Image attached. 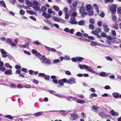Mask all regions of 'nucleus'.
<instances>
[{"label": "nucleus", "instance_id": "obj_56", "mask_svg": "<svg viewBox=\"0 0 121 121\" xmlns=\"http://www.w3.org/2000/svg\"><path fill=\"white\" fill-rule=\"evenodd\" d=\"M48 13H53L54 14H55L53 12L52 10L51 9H49L48 10Z\"/></svg>", "mask_w": 121, "mask_h": 121}, {"label": "nucleus", "instance_id": "obj_1", "mask_svg": "<svg viewBox=\"0 0 121 121\" xmlns=\"http://www.w3.org/2000/svg\"><path fill=\"white\" fill-rule=\"evenodd\" d=\"M39 58L41 60V62L46 65H48L51 63L50 60L46 58L44 56H42L41 57H39Z\"/></svg>", "mask_w": 121, "mask_h": 121}, {"label": "nucleus", "instance_id": "obj_53", "mask_svg": "<svg viewBox=\"0 0 121 121\" xmlns=\"http://www.w3.org/2000/svg\"><path fill=\"white\" fill-rule=\"evenodd\" d=\"M24 53L26 54H27L28 55H30V53L29 51H27L26 50H24L23 51Z\"/></svg>", "mask_w": 121, "mask_h": 121}, {"label": "nucleus", "instance_id": "obj_20", "mask_svg": "<svg viewBox=\"0 0 121 121\" xmlns=\"http://www.w3.org/2000/svg\"><path fill=\"white\" fill-rule=\"evenodd\" d=\"M85 7L82 5L80 8L79 9V13H81L84 12L85 11Z\"/></svg>", "mask_w": 121, "mask_h": 121}, {"label": "nucleus", "instance_id": "obj_15", "mask_svg": "<svg viewBox=\"0 0 121 121\" xmlns=\"http://www.w3.org/2000/svg\"><path fill=\"white\" fill-rule=\"evenodd\" d=\"M9 24V22H0V25H3L4 27H5L6 26H8Z\"/></svg>", "mask_w": 121, "mask_h": 121}, {"label": "nucleus", "instance_id": "obj_4", "mask_svg": "<svg viewBox=\"0 0 121 121\" xmlns=\"http://www.w3.org/2000/svg\"><path fill=\"white\" fill-rule=\"evenodd\" d=\"M117 8L116 5L115 4H113L110 7V10L112 14H114L116 13Z\"/></svg>", "mask_w": 121, "mask_h": 121}, {"label": "nucleus", "instance_id": "obj_26", "mask_svg": "<svg viewBox=\"0 0 121 121\" xmlns=\"http://www.w3.org/2000/svg\"><path fill=\"white\" fill-rule=\"evenodd\" d=\"M118 24L117 23H115L113 25V27L115 29L117 30L118 28Z\"/></svg>", "mask_w": 121, "mask_h": 121}, {"label": "nucleus", "instance_id": "obj_13", "mask_svg": "<svg viewBox=\"0 0 121 121\" xmlns=\"http://www.w3.org/2000/svg\"><path fill=\"white\" fill-rule=\"evenodd\" d=\"M111 113L112 115L113 116H117L119 115L117 112H115L113 110H112L111 111Z\"/></svg>", "mask_w": 121, "mask_h": 121}, {"label": "nucleus", "instance_id": "obj_30", "mask_svg": "<svg viewBox=\"0 0 121 121\" xmlns=\"http://www.w3.org/2000/svg\"><path fill=\"white\" fill-rule=\"evenodd\" d=\"M0 5L2 7L4 8L6 7V6L4 2L2 0L0 2Z\"/></svg>", "mask_w": 121, "mask_h": 121}, {"label": "nucleus", "instance_id": "obj_54", "mask_svg": "<svg viewBox=\"0 0 121 121\" xmlns=\"http://www.w3.org/2000/svg\"><path fill=\"white\" fill-rule=\"evenodd\" d=\"M77 4V2H76V1L74 2L72 4V5H73V6L75 8L76 7Z\"/></svg>", "mask_w": 121, "mask_h": 121}, {"label": "nucleus", "instance_id": "obj_5", "mask_svg": "<svg viewBox=\"0 0 121 121\" xmlns=\"http://www.w3.org/2000/svg\"><path fill=\"white\" fill-rule=\"evenodd\" d=\"M76 19L74 17H72L71 18L70 21L69 22L72 24H76L78 23V22L76 21Z\"/></svg>", "mask_w": 121, "mask_h": 121}, {"label": "nucleus", "instance_id": "obj_58", "mask_svg": "<svg viewBox=\"0 0 121 121\" xmlns=\"http://www.w3.org/2000/svg\"><path fill=\"white\" fill-rule=\"evenodd\" d=\"M6 69L4 67H0V70L1 71H4L6 70Z\"/></svg>", "mask_w": 121, "mask_h": 121}, {"label": "nucleus", "instance_id": "obj_11", "mask_svg": "<svg viewBox=\"0 0 121 121\" xmlns=\"http://www.w3.org/2000/svg\"><path fill=\"white\" fill-rule=\"evenodd\" d=\"M86 10L87 11L92 10V7L91 5L88 4L86 6Z\"/></svg>", "mask_w": 121, "mask_h": 121}, {"label": "nucleus", "instance_id": "obj_45", "mask_svg": "<svg viewBox=\"0 0 121 121\" xmlns=\"http://www.w3.org/2000/svg\"><path fill=\"white\" fill-rule=\"evenodd\" d=\"M60 62V60L58 59H56L54 60L53 62L55 63H59Z\"/></svg>", "mask_w": 121, "mask_h": 121}, {"label": "nucleus", "instance_id": "obj_62", "mask_svg": "<svg viewBox=\"0 0 121 121\" xmlns=\"http://www.w3.org/2000/svg\"><path fill=\"white\" fill-rule=\"evenodd\" d=\"M39 76H44V77L45 74L44 73H40L38 74Z\"/></svg>", "mask_w": 121, "mask_h": 121}, {"label": "nucleus", "instance_id": "obj_49", "mask_svg": "<svg viewBox=\"0 0 121 121\" xmlns=\"http://www.w3.org/2000/svg\"><path fill=\"white\" fill-rule=\"evenodd\" d=\"M60 85H64V82L62 80H60L58 81Z\"/></svg>", "mask_w": 121, "mask_h": 121}, {"label": "nucleus", "instance_id": "obj_57", "mask_svg": "<svg viewBox=\"0 0 121 121\" xmlns=\"http://www.w3.org/2000/svg\"><path fill=\"white\" fill-rule=\"evenodd\" d=\"M91 96L90 97V98H92L93 97H96L97 96V95L95 93H93L91 94Z\"/></svg>", "mask_w": 121, "mask_h": 121}, {"label": "nucleus", "instance_id": "obj_29", "mask_svg": "<svg viewBox=\"0 0 121 121\" xmlns=\"http://www.w3.org/2000/svg\"><path fill=\"white\" fill-rule=\"evenodd\" d=\"M5 66L7 68H9L12 69V68L11 66L9 64L7 63L5 64Z\"/></svg>", "mask_w": 121, "mask_h": 121}, {"label": "nucleus", "instance_id": "obj_40", "mask_svg": "<svg viewBox=\"0 0 121 121\" xmlns=\"http://www.w3.org/2000/svg\"><path fill=\"white\" fill-rule=\"evenodd\" d=\"M89 22L91 24H93L95 22V21L93 18H91L89 19Z\"/></svg>", "mask_w": 121, "mask_h": 121}, {"label": "nucleus", "instance_id": "obj_51", "mask_svg": "<svg viewBox=\"0 0 121 121\" xmlns=\"http://www.w3.org/2000/svg\"><path fill=\"white\" fill-rule=\"evenodd\" d=\"M106 60L111 61H112L113 60L109 56H106Z\"/></svg>", "mask_w": 121, "mask_h": 121}, {"label": "nucleus", "instance_id": "obj_7", "mask_svg": "<svg viewBox=\"0 0 121 121\" xmlns=\"http://www.w3.org/2000/svg\"><path fill=\"white\" fill-rule=\"evenodd\" d=\"M75 79L74 78H72L70 79L67 80V83L69 84H72L73 83H75Z\"/></svg>", "mask_w": 121, "mask_h": 121}, {"label": "nucleus", "instance_id": "obj_22", "mask_svg": "<svg viewBox=\"0 0 121 121\" xmlns=\"http://www.w3.org/2000/svg\"><path fill=\"white\" fill-rule=\"evenodd\" d=\"M114 97L115 98H117L120 97V95L118 93H114L112 94Z\"/></svg>", "mask_w": 121, "mask_h": 121}, {"label": "nucleus", "instance_id": "obj_2", "mask_svg": "<svg viewBox=\"0 0 121 121\" xmlns=\"http://www.w3.org/2000/svg\"><path fill=\"white\" fill-rule=\"evenodd\" d=\"M69 98L71 99L74 101H75L77 103H80L81 104H83L85 103V101L83 100H81L79 99H78L75 97L69 96Z\"/></svg>", "mask_w": 121, "mask_h": 121}, {"label": "nucleus", "instance_id": "obj_47", "mask_svg": "<svg viewBox=\"0 0 121 121\" xmlns=\"http://www.w3.org/2000/svg\"><path fill=\"white\" fill-rule=\"evenodd\" d=\"M50 78V76L48 75H46L44 77V78L46 80H47L49 79Z\"/></svg>", "mask_w": 121, "mask_h": 121}, {"label": "nucleus", "instance_id": "obj_41", "mask_svg": "<svg viewBox=\"0 0 121 121\" xmlns=\"http://www.w3.org/2000/svg\"><path fill=\"white\" fill-rule=\"evenodd\" d=\"M51 16V14H49L47 13L45 16V17L46 19H48V18Z\"/></svg>", "mask_w": 121, "mask_h": 121}, {"label": "nucleus", "instance_id": "obj_39", "mask_svg": "<svg viewBox=\"0 0 121 121\" xmlns=\"http://www.w3.org/2000/svg\"><path fill=\"white\" fill-rule=\"evenodd\" d=\"M53 19L55 21L57 22H59L60 20V18H59L57 17H53Z\"/></svg>", "mask_w": 121, "mask_h": 121}, {"label": "nucleus", "instance_id": "obj_28", "mask_svg": "<svg viewBox=\"0 0 121 121\" xmlns=\"http://www.w3.org/2000/svg\"><path fill=\"white\" fill-rule=\"evenodd\" d=\"M99 115L102 117H105L106 116V113L102 112H100Z\"/></svg>", "mask_w": 121, "mask_h": 121}, {"label": "nucleus", "instance_id": "obj_12", "mask_svg": "<svg viewBox=\"0 0 121 121\" xmlns=\"http://www.w3.org/2000/svg\"><path fill=\"white\" fill-rule=\"evenodd\" d=\"M4 73L8 75H11L13 74L12 71L10 69H7L5 71Z\"/></svg>", "mask_w": 121, "mask_h": 121}, {"label": "nucleus", "instance_id": "obj_17", "mask_svg": "<svg viewBox=\"0 0 121 121\" xmlns=\"http://www.w3.org/2000/svg\"><path fill=\"white\" fill-rule=\"evenodd\" d=\"M46 7L44 6H42L41 8V10L40 9L39 12L42 13V11H46Z\"/></svg>", "mask_w": 121, "mask_h": 121}, {"label": "nucleus", "instance_id": "obj_25", "mask_svg": "<svg viewBox=\"0 0 121 121\" xmlns=\"http://www.w3.org/2000/svg\"><path fill=\"white\" fill-rule=\"evenodd\" d=\"M112 20L114 22H116L117 21V17L115 14H113L112 15Z\"/></svg>", "mask_w": 121, "mask_h": 121}, {"label": "nucleus", "instance_id": "obj_43", "mask_svg": "<svg viewBox=\"0 0 121 121\" xmlns=\"http://www.w3.org/2000/svg\"><path fill=\"white\" fill-rule=\"evenodd\" d=\"M63 12L65 13V14H66L68 12V9L66 7H65L64 8Z\"/></svg>", "mask_w": 121, "mask_h": 121}, {"label": "nucleus", "instance_id": "obj_63", "mask_svg": "<svg viewBox=\"0 0 121 121\" xmlns=\"http://www.w3.org/2000/svg\"><path fill=\"white\" fill-rule=\"evenodd\" d=\"M117 12L118 13H121V7H119L117 9Z\"/></svg>", "mask_w": 121, "mask_h": 121}, {"label": "nucleus", "instance_id": "obj_64", "mask_svg": "<svg viewBox=\"0 0 121 121\" xmlns=\"http://www.w3.org/2000/svg\"><path fill=\"white\" fill-rule=\"evenodd\" d=\"M74 30V29H71L70 30H69V33H70L71 34H72L73 33Z\"/></svg>", "mask_w": 121, "mask_h": 121}, {"label": "nucleus", "instance_id": "obj_24", "mask_svg": "<svg viewBox=\"0 0 121 121\" xmlns=\"http://www.w3.org/2000/svg\"><path fill=\"white\" fill-rule=\"evenodd\" d=\"M93 6L95 8L96 12L99 13V11L98 10V8L97 5L96 4H94L93 5Z\"/></svg>", "mask_w": 121, "mask_h": 121}, {"label": "nucleus", "instance_id": "obj_32", "mask_svg": "<svg viewBox=\"0 0 121 121\" xmlns=\"http://www.w3.org/2000/svg\"><path fill=\"white\" fill-rule=\"evenodd\" d=\"M77 61L79 62H81L84 59V58L82 57H77Z\"/></svg>", "mask_w": 121, "mask_h": 121}, {"label": "nucleus", "instance_id": "obj_59", "mask_svg": "<svg viewBox=\"0 0 121 121\" xmlns=\"http://www.w3.org/2000/svg\"><path fill=\"white\" fill-rule=\"evenodd\" d=\"M91 33L94 34V35H96L98 34L97 32H96V30H92L91 32Z\"/></svg>", "mask_w": 121, "mask_h": 121}, {"label": "nucleus", "instance_id": "obj_16", "mask_svg": "<svg viewBox=\"0 0 121 121\" xmlns=\"http://www.w3.org/2000/svg\"><path fill=\"white\" fill-rule=\"evenodd\" d=\"M45 112H40L35 113L34 114V115L36 117H38L42 115L43 114V113Z\"/></svg>", "mask_w": 121, "mask_h": 121}, {"label": "nucleus", "instance_id": "obj_3", "mask_svg": "<svg viewBox=\"0 0 121 121\" xmlns=\"http://www.w3.org/2000/svg\"><path fill=\"white\" fill-rule=\"evenodd\" d=\"M83 66L84 68V69H86L88 71H89L92 73H95V72L92 69V67H89L84 65H83Z\"/></svg>", "mask_w": 121, "mask_h": 121}, {"label": "nucleus", "instance_id": "obj_44", "mask_svg": "<svg viewBox=\"0 0 121 121\" xmlns=\"http://www.w3.org/2000/svg\"><path fill=\"white\" fill-rule=\"evenodd\" d=\"M95 30L97 32L98 34L99 33L101 32V30L100 28H97L95 29Z\"/></svg>", "mask_w": 121, "mask_h": 121}, {"label": "nucleus", "instance_id": "obj_60", "mask_svg": "<svg viewBox=\"0 0 121 121\" xmlns=\"http://www.w3.org/2000/svg\"><path fill=\"white\" fill-rule=\"evenodd\" d=\"M64 31L66 32L69 33V29L68 28H65L64 30Z\"/></svg>", "mask_w": 121, "mask_h": 121}, {"label": "nucleus", "instance_id": "obj_52", "mask_svg": "<svg viewBox=\"0 0 121 121\" xmlns=\"http://www.w3.org/2000/svg\"><path fill=\"white\" fill-rule=\"evenodd\" d=\"M44 46L45 47V48L47 50H48L49 51H51V48H50L49 47H48L45 45H44Z\"/></svg>", "mask_w": 121, "mask_h": 121}, {"label": "nucleus", "instance_id": "obj_6", "mask_svg": "<svg viewBox=\"0 0 121 121\" xmlns=\"http://www.w3.org/2000/svg\"><path fill=\"white\" fill-rule=\"evenodd\" d=\"M25 43L24 45L20 44L19 45V46L22 48H26L29 46V42L27 40L25 41Z\"/></svg>", "mask_w": 121, "mask_h": 121}, {"label": "nucleus", "instance_id": "obj_37", "mask_svg": "<svg viewBox=\"0 0 121 121\" xmlns=\"http://www.w3.org/2000/svg\"><path fill=\"white\" fill-rule=\"evenodd\" d=\"M12 41V39L11 38L7 39L6 40V41L7 43H8L10 44L11 42Z\"/></svg>", "mask_w": 121, "mask_h": 121}, {"label": "nucleus", "instance_id": "obj_34", "mask_svg": "<svg viewBox=\"0 0 121 121\" xmlns=\"http://www.w3.org/2000/svg\"><path fill=\"white\" fill-rule=\"evenodd\" d=\"M98 74L100 76L104 77L106 74V73L105 72H102L100 73H98Z\"/></svg>", "mask_w": 121, "mask_h": 121}, {"label": "nucleus", "instance_id": "obj_42", "mask_svg": "<svg viewBox=\"0 0 121 121\" xmlns=\"http://www.w3.org/2000/svg\"><path fill=\"white\" fill-rule=\"evenodd\" d=\"M92 108L94 109L95 112L97 111L98 108L95 106L93 105L92 106Z\"/></svg>", "mask_w": 121, "mask_h": 121}, {"label": "nucleus", "instance_id": "obj_48", "mask_svg": "<svg viewBox=\"0 0 121 121\" xmlns=\"http://www.w3.org/2000/svg\"><path fill=\"white\" fill-rule=\"evenodd\" d=\"M90 44L92 46H96L97 45V43L94 41L93 42H91V43Z\"/></svg>", "mask_w": 121, "mask_h": 121}, {"label": "nucleus", "instance_id": "obj_14", "mask_svg": "<svg viewBox=\"0 0 121 121\" xmlns=\"http://www.w3.org/2000/svg\"><path fill=\"white\" fill-rule=\"evenodd\" d=\"M33 3L34 6H41V4H39V2L36 0L33 1Z\"/></svg>", "mask_w": 121, "mask_h": 121}, {"label": "nucleus", "instance_id": "obj_27", "mask_svg": "<svg viewBox=\"0 0 121 121\" xmlns=\"http://www.w3.org/2000/svg\"><path fill=\"white\" fill-rule=\"evenodd\" d=\"M4 117L6 118H8L10 119H13L14 118V117H12L10 115H7L4 116Z\"/></svg>", "mask_w": 121, "mask_h": 121}, {"label": "nucleus", "instance_id": "obj_31", "mask_svg": "<svg viewBox=\"0 0 121 121\" xmlns=\"http://www.w3.org/2000/svg\"><path fill=\"white\" fill-rule=\"evenodd\" d=\"M59 22L62 24H65L66 23V21L62 19L61 18H60V20Z\"/></svg>", "mask_w": 121, "mask_h": 121}, {"label": "nucleus", "instance_id": "obj_38", "mask_svg": "<svg viewBox=\"0 0 121 121\" xmlns=\"http://www.w3.org/2000/svg\"><path fill=\"white\" fill-rule=\"evenodd\" d=\"M90 11L88 12L87 14L89 16H92L94 14V12L93 10H91Z\"/></svg>", "mask_w": 121, "mask_h": 121}, {"label": "nucleus", "instance_id": "obj_50", "mask_svg": "<svg viewBox=\"0 0 121 121\" xmlns=\"http://www.w3.org/2000/svg\"><path fill=\"white\" fill-rule=\"evenodd\" d=\"M65 73L66 75H70L71 74V73L69 71H65Z\"/></svg>", "mask_w": 121, "mask_h": 121}, {"label": "nucleus", "instance_id": "obj_10", "mask_svg": "<svg viewBox=\"0 0 121 121\" xmlns=\"http://www.w3.org/2000/svg\"><path fill=\"white\" fill-rule=\"evenodd\" d=\"M0 51L2 54V56L3 57H6L8 56L6 52L3 49H1Z\"/></svg>", "mask_w": 121, "mask_h": 121}, {"label": "nucleus", "instance_id": "obj_33", "mask_svg": "<svg viewBox=\"0 0 121 121\" xmlns=\"http://www.w3.org/2000/svg\"><path fill=\"white\" fill-rule=\"evenodd\" d=\"M26 11L27 13H29L33 15L36 14V13L33 11L27 10H26Z\"/></svg>", "mask_w": 121, "mask_h": 121}, {"label": "nucleus", "instance_id": "obj_35", "mask_svg": "<svg viewBox=\"0 0 121 121\" xmlns=\"http://www.w3.org/2000/svg\"><path fill=\"white\" fill-rule=\"evenodd\" d=\"M53 8L57 11H58L59 10V7L56 5H54L53 6Z\"/></svg>", "mask_w": 121, "mask_h": 121}, {"label": "nucleus", "instance_id": "obj_46", "mask_svg": "<svg viewBox=\"0 0 121 121\" xmlns=\"http://www.w3.org/2000/svg\"><path fill=\"white\" fill-rule=\"evenodd\" d=\"M81 13L82 16L83 17H84L85 15L87 14V13L86 12H83Z\"/></svg>", "mask_w": 121, "mask_h": 121}, {"label": "nucleus", "instance_id": "obj_19", "mask_svg": "<svg viewBox=\"0 0 121 121\" xmlns=\"http://www.w3.org/2000/svg\"><path fill=\"white\" fill-rule=\"evenodd\" d=\"M85 21L84 20H82L79 21L78 22V24L80 26H82L85 24Z\"/></svg>", "mask_w": 121, "mask_h": 121}, {"label": "nucleus", "instance_id": "obj_23", "mask_svg": "<svg viewBox=\"0 0 121 121\" xmlns=\"http://www.w3.org/2000/svg\"><path fill=\"white\" fill-rule=\"evenodd\" d=\"M39 6H34L33 7V9L34 10L39 11V12L40 8Z\"/></svg>", "mask_w": 121, "mask_h": 121}, {"label": "nucleus", "instance_id": "obj_36", "mask_svg": "<svg viewBox=\"0 0 121 121\" xmlns=\"http://www.w3.org/2000/svg\"><path fill=\"white\" fill-rule=\"evenodd\" d=\"M89 28L91 30L94 29L95 28V27L92 24H91L89 26Z\"/></svg>", "mask_w": 121, "mask_h": 121}, {"label": "nucleus", "instance_id": "obj_55", "mask_svg": "<svg viewBox=\"0 0 121 121\" xmlns=\"http://www.w3.org/2000/svg\"><path fill=\"white\" fill-rule=\"evenodd\" d=\"M77 57H73L71 59V60L73 62H75L76 61H77Z\"/></svg>", "mask_w": 121, "mask_h": 121}, {"label": "nucleus", "instance_id": "obj_61", "mask_svg": "<svg viewBox=\"0 0 121 121\" xmlns=\"http://www.w3.org/2000/svg\"><path fill=\"white\" fill-rule=\"evenodd\" d=\"M11 46H15L16 45V43H15L14 42H11L10 44Z\"/></svg>", "mask_w": 121, "mask_h": 121}, {"label": "nucleus", "instance_id": "obj_18", "mask_svg": "<svg viewBox=\"0 0 121 121\" xmlns=\"http://www.w3.org/2000/svg\"><path fill=\"white\" fill-rule=\"evenodd\" d=\"M25 1L27 5L29 7H31L32 6V3L29 0H25Z\"/></svg>", "mask_w": 121, "mask_h": 121}, {"label": "nucleus", "instance_id": "obj_21", "mask_svg": "<svg viewBox=\"0 0 121 121\" xmlns=\"http://www.w3.org/2000/svg\"><path fill=\"white\" fill-rule=\"evenodd\" d=\"M57 112H58L61 115L63 116H65L66 115V112L63 110L57 111Z\"/></svg>", "mask_w": 121, "mask_h": 121}, {"label": "nucleus", "instance_id": "obj_9", "mask_svg": "<svg viewBox=\"0 0 121 121\" xmlns=\"http://www.w3.org/2000/svg\"><path fill=\"white\" fill-rule=\"evenodd\" d=\"M51 78L53 79V82L56 84H57L58 83V80L57 79V78L56 76L53 75L51 76Z\"/></svg>", "mask_w": 121, "mask_h": 121}, {"label": "nucleus", "instance_id": "obj_8", "mask_svg": "<svg viewBox=\"0 0 121 121\" xmlns=\"http://www.w3.org/2000/svg\"><path fill=\"white\" fill-rule=\"evenodd\" d=\"M78 117V116L75 113H73L71 114V117H70V119L71 120H74L76 119H77Z\"/></svg>", "mask_w": 121, "mask_h": 121}]
</instances>
